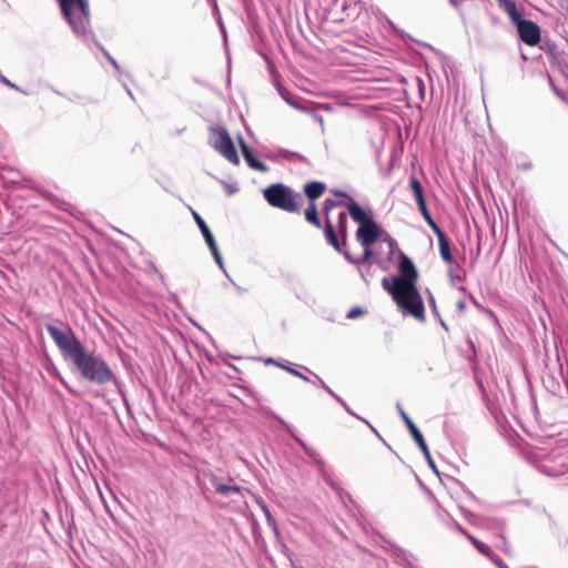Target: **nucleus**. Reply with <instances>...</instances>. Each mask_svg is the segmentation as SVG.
Here are the masks:
<instances>
[{
    "mask_svg": "<svg viewBox=\"0 0 568 568\" xmlns=\"http://www.w3.org/2000/svg\"><path fill=\"white\" fill-rule=\"evenodd\" d=\"M45 329L62 354L72 361L85 381L97 385L116 382V375L110 365L101 356L89 352L71 329L62 331L52 324H47Z\"/></svg>",
    "mask_w": 568,
    "mask_h": 568,
    "instance_id": "1",
    "label": "nucleus"
},
{
    "mask_svg": "<svg viewBox=\"0 0 568 568\" xmlns=\"http://www.w3.org/2000/svg\"><path fill=\"white\" fill-rule=\"evenodd\" d=\"M398 273L397 276L384 277L382 280L383 288L404 313L424 322L426 320L425 306L417 288L418 271L412 258L404 252L398 253Z\"/></svg>",
    "mask_w": 568,
    "mask_h": 568,
    "instance_id": "2",
    "label": "nucleus"
},
{
    "mask_svg": "<svg viewBox=\"0 0 568 568\" xmlns=\"http://www.w3.org/2000/svg\"><path fill=\"white\" fill-rule=\"evenodd\" d=\"M263 194L271 206L287 213H301L303 197L300 193H295L291 187L282 183H275L267 186L263 191Z\"/></svg>",
    "mask_w": 568,
    "mask_h": 568,
    "instance_id": "3",
    "label": "nucleus"
},
{
    "mask_svg": "<svg viewBox=\"0 0 568 568\" xmlns=\"http://www.w3.org/2000/svg\"><path fill=\"white\" fill-rule=\"evenodd\" d=\"M73 31L85 34L90 26L89 0H57Z\"/></svg>",
    "mask_w": 568,
    "mask_h": 568,
    "instance_id": "4",
    "label": "nucleus"
},
{
    "mask_svg": "<svg viewBox=\"0 0 568 568\" xmlns=\"http://www.w3.org/2000/svg\"><path fill=\"white\" fill-rule=\"evenodd\" d=\"M213 133L215 134V139L213 142L214 149L216 151H219L231 163L239 164L240 159H239L236 149L234 146V143H233L230 134L227 133V131L224 129H221V130L215 129L213 131Z\"/></svg>",
    "mask_w": 568,
    "mask_h": 568,
    "instance_id": "5",
    "label": "nucleus"
},
{
    "mask_svg": "<svg viewBox=\"0 0 568 568\" xmlns=\"http://www.w3.org/2000/svg\"><path fill=\"white\" fill-rule=\"evenodd\" d=\"M515 24L520 40L527 45L535 47L540 42V28L536 22L520 19Z\"/></svg>",
    "mask_w": 568,
    "mask_h": 568,
    "instance_id": "6",
    "label": "nucleus"
},
{
    "mask_svg": "<svg viewBox=\"0 0 568 568\" xmlns=\"http://www.w3.org/2000/svg\"><path fill=\"white\" fill-rule=\"evenodd\" d=\"M379 234L381 230L373 220L361 224L356 231V237L363 246H372Z\"/></svg>",
    "mask_w": 568,
    "mask_h": 568,
    "instance_id": "7",
    "label": "nucleus"
},
{
    "mask_svg": "<svg viewBox=\"0 0 568 568\" xmlns=\"http://www.w3.org/2000/svg\"><path fill=\"white\" fill-rule=\"evenodd\" d=\"M192 216H193L194 221L196 222L199 229L201 230V233H202L207 246L210 247L215 261L221 265L222 257L220 255L214 236L211 233L209 226L206 225L205 221L201 217V215L196 211H192Z\"/></svg>",
    "mask_w": 568,
    "mask_h": 568,
    "instance_id": "8",
    "label": "nucleus"
},
{
    "mask_svg": "<svg viewBox=\"0 0 568 568\" xmlns=\"http://www.w3.org/2000/svg\"><path fill=\"white\" fill-rule=\"evenodd\" d=\"M462 531L480 554H483L484 556H486L490 560H493L499 568H508V566L498 556H496L486 544L476 539L474 536H471L467 531H465V530H462Z\"/></svg>",
    "mask_w": 568,
    "mask_h": 568,
    "instance_id": "9",
    "label": "nucleus"
},
{
    "mask_svg": "<svg viewBox=\"0 0 568 568\" xmlns=\"http://www.w3.org/2000/svg\"><path fill=\"white\" fill-rule=\"evenodd\" d=\"M326 191V184L318 181H312L303 186V192L308 201V203H316V200L320 199Z\"/></svg>",
    "mask_w": 568,
    "mask_h": 568,
    "instance_id": "10",
    "label": "nucleus"
},
{
    "mask_svg": "<svg viewBox=\"0 0 568 568\" xmlns=\"http://www.w3.org/2000/svg\"><path fill=\"white\" fill-rule=\"evenodd\" d=\"M241 150L250 168L260 172H265L267 170V166L254 156L250 146L244 141H241Z\"/></svg>",
    "mask_w": 568,
    "mask_h": 568,
    "instance_id": "11",
    "label": "nucleus"
},
{
    "mask_svg": "<svg viewBox=\"0 0 568 568\" xmlns=\"http://www.w3.org/2000/svg\"><path fill=\"white\" fill-rule=\"evenodd\" d=\"M324 234H325V237H326L327 242L337 252H343V250H342L343 242L342 243L339 242V240H338V237L336 235L334 225H333V223H332L329 217H326L325 221H324Z\"/></svg>",
    "mask_w": 568,
    "mask_h": 568,
    "instance_id": "12",
    "label": "nucleus"
},
{
    "mask_svg": "<svg viewBox=\"0 0 568 568\" xmlns=\"http://www.w3.org/2000/svg\"><path fill=\"white\" fill-rule=\"evenodd\" d=\"M497 3L508 14L513 23H516L523 19L521 13L513 0H497Z\"/></svg>",
    "mask_w": 568,
    "mask_h": 568,
    "instance_id": "13",
    "label": "nucleus"
},
{
    "mask_svg": "<svg viewBox=\"0 0 568 568\" xmlns=\"http://www.w3.org/2000/svg\"><path fill=\"white\" fill-rule=\"evenodd\" d=\"M348 212L352 216V219L359 223H366L367 221H371L372 219L366 214V212L357 204L355 201H351L347 203Z\"/></svg>",
    "mask_w": 568,
    "mask_h": 568,
    "instance_id": "14",
    "label": "nucleus"
},
{
    "mask_svg": "<svg viewBox=\"0 0 568 568\" xmlns=\"http://www.w3.org/2000/svg\"><path fill=\"white\" fill-rule=\"evenodd\" d=\"M305 221L316 229H322V222L318 215L316 203H308L304 212Z\"/></svg>",
    "mask_w": 568,
    "mask_h": 568,
    "instance_id": "15",
    "label": "nucleus"
},
{
    "mask_svg": "<svg viewBox=\"0 0 568 568\" xmlns=\"http://www.w3.org/2000/svg\"><path fill=\"white\" fill-rule=\"evenodd\" d=\"M437 240H438V247H439V253H440L442 258L446 263H449V264L453 263L454 257L452 254V250H450V245H449V241H448L447 236L445 234H443V235L438 236Z\"/></svg>",
    "mask_w": 568,
    "mask_h": 568,
    "instance_id": "16",
    "label": "nucleus"
},
{
    "mask_svg": "<svg viewBox=\"0 0 568 568\" xmlns=\"http://www.w3.org/2000/svg\"><path fill=\"white\" fill-rule=\"evenodd\" d=\"M212 484L215 487V491L223 496H230L232 493H236V494L240 493V488L237 486H227V485L220 484L215 476H213V478H212Z\"/></svg>",
    "mask_w": 568,
    "mask_h": 568,
    "instance_id": "17",
    "label": "nucleus"
},
{
    "mask_svg": "<svg viewBox=\"0 0 568 568\" xmlns=\"http://www.w3.org/2000/svg\"><path fill=\"white\" fill-rule=\"evenodd\" d=\"M412 437L414 438L415 443L417 444V446L423 452L425 458L428 460L430 466L434 467V462L432 460L430 452L428 449V446H427V444H426L422 433L418 432L415 435H413Z\"/></svg>",
    "mask_w": 568,
    "mask_h": 568,
    "instance_id": "18",
    "label": "nucleus"
},
{
    "mask_svg": "<svg viewBox=\"0 0 568 568\" xmlns=\"http://www.w3.org/2000/svg\"><path fill=\"white\" fill-rule=\"evenodd\" d=\"M409 186L414 194L415 200L425 196L423 185L420 184V182L417 180L416 176H414V175L410 176Z\"/></svg>",
    "mask_w": 568,
    "mask_h": 568,
    "instance_id": "19",
    "label": "nucleus"
},
{
    "mask_svg": "<svg viewBox=\"0 0 568 568\" xmlns=\"http://www.w3.org/2000/svg\"><path fill=\"white\" fill-rule=\"evenodd\" d=\"M338 230L343 240V245L346 244V230H347V214L341 212L337 219Z\"/></svg>",
    "mask_w": 568,
    "mask_h": 568,
    "instance_id": "20",
    "label": "nucleus"
},
{
    "mask_svg": "<svg viewBox=\"0 0 568 568\" xmlns=\"http://www.w3.org/2000/svg\"><path fill=\"white\" fill-rule=\"evenodd\" d=\"M422 216L424 217V220L426 221V223L428 224V226L433 230V232L436 234V236H440L443 234H445L440 227L436 224V222L434 221V219L432 217L429 211H426L424 213H422Z\"/></svg>",
    "mask_w": 568,
    "mask_h": 568,
    "instance_id": "21",
    "label": "nucleus"
},
{
    "mask_svg": "<svg viewBox=\"0 0 568 568\" xmlns=\"http://www.w3.org/2000/svg\"><path fill=\"white\" fill-rule=\"evenodd\" d=\"M422 216L424 217V220L426 221V223L428 224V226L433 230V232L436 234V236H440L443 234H445L440 227L436 224V222L434 221V219L432 217L429 211H426L424 213H422Z\"/></svg>",
    "mask_w": 568,
    "mask_h": 568,
    "instance_id": "22",
    "label": "nucleus"
},
{
    "mask_svg": "<svg viewBox=\"0 0 568 568\" xmlns=\"http://www.w3.org/2000/svg\"><path fill=\"white\" fill-rule=\"evenodd\" d=\"M422 216L424 217V220L426 221V223L428 224V226L433 230V232L436 234V236H440L443 234H445L440 227L436 224V222L434 221V219L432 217L429 211H426L424 213H422Z\"/></svg>",
    "mask_w": 568,
    "mask_h": 568,
    "instance_id": "23",
    "label": "nucleus"
},
{
    "mask_svg": "<svg viewBox=\"0 0 568 568\" xmlns=\"http://www.w3.org/2000/svg\"><path fill=\"white\" fill-rule=\"evenodd\" d=\"M422 216L424 217V220L426 221V223L428 224V226L433 230V232L436 234V236H440L443 234H445L440 227L436 224V222L434 221V219L432 217L429 211H426L424 213H422Z\"/></svg>",
    "mask_w": 568,
    "mask_h": 568,
    "instance_id": "24",
    "label": "nucleus"
},
{
    "mask_svg": "<svg viewBox=\"0 0 568 568\" xmlns=\"http://www.w3.org/2000/svg\"><path fill=\"white\" fill-rule=\"evenodd\" d=\"M366 313V311L359 306L353 307L347 312L346 317L349 320H355L359 316H363Z\"/></svg>",
    "mask_w": 568,
    "mask_h": 568,
    "instance_id": "25",
    "label": "nucleus"
},
{
    "mask_svg": "<svg viewBox=\"0 0 568 568\" xmlns=\"http://www.w3.org/2000/svg\"><path fill=\"white\" fill-rule=\"evenodd\" d=\"M339 202H335L331 199H326L324 204H323V212H324V215H325V219L326 217H329V211L335 206V205H338Z\"/></svg>",
    "mask_w": 568,
    "mask_h": 568,
    "instance_id": "26",
    "label": "nucleus"
},
{
    "mask_svg": "<svg viewBox=\"0 0 568 568\" xmlns=\"http://www.w3.org/2000/svg\"><path fill=\"white\" fill-rule=\"evenodd\" d=\"M280 367H281V368H283V369H285V371H287L288 373H291V374H292V375H294V376H297V377H300V378H303V379H305V381H308V378H307L305 375H303L302 373H300L298 371H296V369H294V368H292V367H288V366H286V365H284V364L280 365Z\"/></svg>",
    "mask_w": 568,
    "mask_h": 568,
    "instance_id": "27",
    "label": "nucleus"
},
{
    "mask_svg": "<svg viewBox=\"0 0 568 568\" xmlns=\"http://www.w3.org/2000/svg\"><path fill=\"white\" fill-rule=\"evenodd\" d=\"M416 203H417V206H418V210H419L420 214L426 212V211H428L425 196H423L420 199H417Z\"/></svg>",
    "mask_w": 568,
    "mask_h": 568,
    "instance_id": "28",
    "label": "nucleus"
},
{
    "mask_svg": "<svg viewBox=\"0 0 568 568\" xmlns=\"http://www.w3.org/2000/svg\"><path fill=\"white\" fill-rule=\"evenodd\" d=\"M406 426L412 436L419 432V429L416 427V425L413 423L412 419L409 422H407Z\"/></svg>",
    "mask_w": 568,
    "mask_h": 568,
    "instance_id": "29",
    "label": "nucleus"
},
{
    "mask_svg": "<svg viewBox=\"0 0 568 568\" xmlns=\"http://www.w3.org/2000/svg\"><path fill=\"white\" fill-rule=\"evenodd\" d=\"M406 426L412 436L419 432V429L416 427V425L413 423L412 419L409 422H407Z\"/></svg>",
    "mask_w": 568,
    "mask_h": 568,
    "instance_id": "30",
    "label": "nucleus"
},
{
    "mask_svg": "<svg viewBox=\"0 0 568 568\" xmlns=\"http://www.w3.org/2000/svg\"><path fill=\"white\" fill-rule=\"evenodd\" d=\"M456 307H457V310H458L459 314H464V312H465V310H466V303H465V301H463V300L457 301V302H456Z\"/></svg>",
    "mask_w": 568,
    "mask_h": 568,
    "instance_id": "31",
    "label": "nucleus"
},
{
    "mask_svg": "<svg viewBox=\"0 0 568 568\" xmlns=\"http://www.w3.org/2000/svg\"><path fill=\"white\" fill-rule=\"evenodd\" d=\"M0 80H1V82H2V83H4L6 85H8V87H10V88H12V89L18 90V87H17L14 83L10 82V81L4 77V75L0 74Z\"/></svg>",
    "mask_w": 568,
    "mask_h": 568,
    "instance_id": "32",
    "label": "nucleus"
},
{
    "mask_svg": "<svg viewBox=\"0 0 568 568\" xmlns=\"http://www.w3.org/2000/svg\"><path fill=\"white\" fill-rule=\"evenodd\" d=\"M372 246H364V260H367L372 255Z\"/></svg>",
    "mask_w": 568,
    "mask_h": 568,
    "instance_id": "33",
    "label": "nucleus"
},
{
    "mask_svg": "<svg viewBox=\"0 0 568 568\" xmlns=\"http://www.w3.org/2000/svg\"><path fill=\"white\" fill-rule=\"evenodd\" d=\"M400 416L404 419L405 424H407V422L410 420V417L404 410L400 412Z\"/></svg>",
    "mask_w": 568,
    "mask_h": 568,
    "instance_id": "34",
    "label": "nucleus"
},
{
    "mask_svg": "<svg viewBox=\"0 0 568 568\" xmlns=\"http://www.w3.org/2000/svg\"><path fill=\"white\" fill-rule=\"evenodd\" d=\"M266 363L274 364V365H276V366H278V367H280V365H282L280 362H277L276 359H273V358H268V359L266 361Z\"/></svg>",
    "mask_w": 568,
    "mask_h": 568,
    "instance_id": "35",
    "label": "nucleus"
},
{
    "mask_svg": "<svg viewBox=\"0 0 568 568\" xmlns=\"http://www.w3.org/2000/svg\"><path fill=\"white\" fill-rule=\"evenodd\" d=\"M343 253H344L345 257H346L348 261L354 262V261L352 260L351 255H349L347 252H343Z\"/></svg>",
    "mask_w": 568,
    "mask_h": 568,
    "instance_id": "36",
    "label": "nucleus"
},
{
    "mask_svg": "<svg viewBox=\"0 0 568 568\" xmlns=\"http://www.w3.org/2000/svg\"><path fill=\"white\" fill-rule=\"evenodd\" d=\"M337 195H341V196H347L346 193L344 192H336Z\"/></svg>",
    "mask_w": 568,
    "mask_h": 568,
    "instance_id": "37",
    "label": "nucleus"
},
{
    "mask_svg": "<svg viewBox=\"0 0 568 568\" xmlns=\"http://www.w3.org/2000/svg\"><path fill=\"white\" fill-rule=\"evenodd\" d=\"M266 516H267V518L270 520L271 519V515H270V513L267 510H266Z\"/></svg>",
    "mask_w": 568,
    "mask_h": 568,
    "instance_id": "38",
    "label": "nucleus"
}]
</instances>
